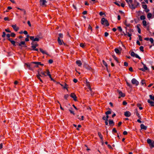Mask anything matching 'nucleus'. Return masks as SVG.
<instances>
[{"instance_id":"9d476101","label":"nucleus","mask_w":154,"mask_h":154,"mask_svg":"<svg viewBox=\"0 0 154 154\" xmlns=\"http://www.w3.org/2000/svg\"><path fill=\"white\" fill-rule=\"evenodd\" d=\"M124 115L126 117H129L131 115V113L128 111H126L125 112Z\"/></svg>"},{"instance_id":"8fccbe9b","label":"nucleus","mask_w":154,"mask_h":154,"mask_svg":"<svg viewBox=\"0 0 154 154\" xmlns=\"http://www.w3.org/2000/svg\"><path fill=\"white\" fill-rule=\"evenodd\" d=\"M6 35L5 32H3V34L2 35V37L3 38H5V37Z\"/></svg>"},{"instance_id":"f3484780","label":"nucleus","mask_w":154,"mask_h":154,"mask_svg":"<svg viewBox=\"0 0 154 154\" xmlns=\"http://www.w3.org/2000/svg\"><path fill=\"white\" fill-rule=\"evenodd\" d=\"M108 121H109V124L111 125H114V122L112 120H108Z\"/></svg>"},{"instance_id":"f257e3e1","label":"nucleus","mask_w":154,"mask_h":154,"mask_svg":"<svg viewBox=\"0 0 154 154\" xmlns=\"http://www.w3.org/2000/svg\"><path fill=\"white\" fill-rule=\"evenodd\" d=\"M35 62H31L30 63H25V65L27 67L29 70H33V68L34 67L33 66L34 65L33 64H34Z\"/></svg>"},{"instance_id":"69168bd1","label":"nucleus","mask_w":154,"mask_h":154,"mask_svg":"<svg viewBox=\"0 0 154 154\" xmlns=\"http://www.w3.org/2000/svg\"><path fill=\"white\" fill-rule=\"evenodd\" d=\"M127 30H128L130 32H134V30L133 29L130 28L129 29H127Z\"/></svg>"},{"instance_id":"4c0bfd02","label":"nucleus","mask_w":154,"mask_h":154,"mask_svg":"<svg viewBox=\"0 0 154 154\" xmlns=\"http://www.w3.org/2000/svg\"><path fill=\"white\" fill-rule=\"evenodd\" d=\"M126 82L127 85L130 88H132V86L131 84H130L129 82L127 81Z\"/></svg>"},{"instance_id":"6e6552de","label":"nucleus","mask_w":154,"mask_h":154,"mask_svg":"<svg viewBox=\"0 0 154 154\" xmlns=\"http://www.w3.org/2000/svg\"><path fill=\"white\" fill-rule=\"evenodd\" d=\"M34 64H37V65H34V66H33L34 67H38V65H40L42 66H44V64H41V62H35Z\"/></svg>"},{"instance_id":"a18cd8bd","label":"nucleus","mask_w":154,"mask_h":154,"mask_svg":"<svg viewBox=\"0 0 154 154\" xmlns=\"http://www.w3.org/2000/svg\"><path fill=\"white\" fill-rule=\"evenodd\" d=\"M30 39L31 40H32V42H34V37L33 36H30Z\"/></svg>"},{"instance_id":"603ef678","label":"nucleus","mask_w":154,"mask_h":154,"mask_svg":"<svg viewBox=\"0 0 154 154\" xmlns=\"http://www.w3.org/2000/svg\"><path fill=\"white\" fill-rule=\"evenodd\" d=\"M124 24L127 27H129L130 25V24H128L127 23L126 20L125 21Z\"/></svg>"},{"instance_id":"2f4dec72","label":"nucleus","mask_w":154,"mask_h":154,"mask_svg":"<svg viewBox=\"0 0 154 154\" xmlns=\"http://www.w3.org/2000/svg\"><path fill=\"white\" fill-rule=\"evenodd\" d=\"M139 25L140 26V25H137V29H138V32L139 33H141V30H140V28H139Z\"/></svg>"},{"instance_id":"338daca9","label":"nucleus","mask_w":154,"mask_h":154,"mask_svg":"<svg viewBox=\"0 0 154 154\" xmlns=\"http://www.w3.org/2000/svg\"><path fill=\"white\" fill-rule=\"evenodd\" d=\"M69 95L68 94H66L64 95V98L66 99H67V98L68 97H69Z\"/></svg>"},{"instance_id":"ddd939ff","label":"nucleus","mask_w":154,"mask_h":154,"mask_svg":"<svg viewBox=\"0 0 154 154\" xmlns=\"http://www.w3.org/2000/svg\"><path fill=\"white\" fill-rule=\"evenodd\" d=\"M41 38L39 35H37L35 38H34V42L39 41L40 39Z\"/></svg>"},{"instance_id":"412c9836","label":"nucleus","mask_w":154,"mask_h":154,"mask_svg":"<svg viewBox=\"0 0 154 154\" xmlns=\"http://www.w3.org/2000/svg\"><path fill=\"white\" fill-rule=\"evenodd\" d=\"M57 41L58 42V43H59V44L60 45H61L62 44V42H63V41L62 40L61 41V39H60V38H58V39H57ZM64 44V43H63ZM65 45V44H64Z\"/></svg>"},{"instance_id":"09e8293b","label":"nucleus","mask_w":154,"mask_h":154,"mask_svg":"<svg viewBox=\"0 0 154 154\" xmlns=\"http://www.w3.org/2000/svg\"><path fill=\"white\" fill-rule=\"evenodd\" d=\"M45 73H46L45 72H43L42 71H41L40 72V74H42V75H43V76H46V75L45 74Z\"/></svg>"},{"instance_id":"7ed1b4c3","label":"nucleus","mask_w":154,"mask_h":154,"mask_svg":"<svg viewBox=\"0 0 154 154\" xmlns=\"http://www.w3.org/2000/svg\"><path fill=\"white\" fill-rule=\"evenodd\" d=\"M131 83L133 85H135L136 86H137L139 84V82L135 79H133L131 81Z\"/></svg>"},{"instance_id":"a19ab883","label":"nucleus","mask_w":154,"mask_h":154,"mask_svg":"<svg viewBox=\"0 0 154 154\" xmlns=\"http://www.w3.org/2000/svg\"><path fill=\"white\" fill-rule=\"evenodd\" d=\"M143 25L144 26H146V21L145 20H143Z\"/></svg>"},{"instance_id":"de8ad7c7","label":"nucleus","mask_w":154,"mask_h":154,"mask_svg":"<svg viewBox=\"0 0 154 154\" xmlns=\"http://www.w3.org/2000/svg\"><path fill=\"white\" fill-rule=\"evenodd\" d=\"M39 76H41L42 77H43V76L41 75V74L40 73V72L39 71H38V74L37 75V77H38Z\"/></svg>"},{"instance_id":"c9c22d12","label":"nucleus","mask_w":154,"mask_h":154,"mask_svg":"<svg viewBox=\"0 0 154 154\" xmlns=\"http://www.w3.org/2000/svg\"><path fill=\"white\" fill-rule=\"evenodd\" d=\"M10 35L12 37H14L16 36V34L14 32H11Z\"/></svg>"},{"instance_id":"5701e85b","label":"nucleus","mask_w":154,"mask_h":154,"mask_svg":"<svg viewBox=\"0 0 154 154\" xmlns=\"http://www.w3.org/2000/svg\"><path fill=\"white\" fill-rule=\"evenodd\" d=\"M108 109H109V110L108 111L105 112V114L106 115H108L111 113V111H110L111 109L109 108H108Z\"/></svg>"},{"instance_id":"4d7b16f0","label":"nucleus","mask_w":154,"mask_h":154,"mask_svg":"<svg viewBox=\"0 0 154 154\" xmlns=\"http://www.w3.org/2000/svg\"><path fill=\"white\" fill-rule=\"evenodd\" d=\"M115 4L116 5H117V6H120V5L119 4L118 2L117 1H116L115 2H114Z\"/></svg>"},{"instance_id":"423d86ee","label":"nucleus","mask_w":154,"mask_h":154,"mask_svg":"<svg viewBox=\"0 0 154 154\" xmlns=\"http://www.w3.org/2000/svg\"><path fill=\"white\" fill-rule=\"evenodd\" d=\"M117 92L119 93V98H120L121 97H125V94L124 93H123L121 91L118 90Z\"/></svg>"},{"instance_id":"ea45409f","label":"nucleus","mask_w":154,"mask_h":154,"mask_svg":"<svg viewBox=\"0 0 154 154\" xmlns=\"http://www.w3.org/2000/svg\"><path fill=\"white\" fill-rule=\"evenodd\" d=\"M149 97L150 99L154 101V96H152V95H150Z\"/></svg>"},{"instance_id":"72a5a7b5","label":"nucleus","mask_w":154,"mask_h":154,"mask_svg":"<svg viewBox=\"0 0 154 154\" xmlns=\"http://www.w3.org/2000/svg\"><path fill=\"white\" fill-rule=\"evenodd\" d=\"M146 18L145 17L144 15H142L140 17V19L142 20H144Z\"/></svg>"},{"instance_id":"4468645a","label":"nucleus","mask_w":154,"mask_h":154,"mask_svg":"<svg viewBox=\"0 0 154 154\" xmlns=\"http://www.w3.org/2000/svg\"><path fill=\"white\" fill-rule=\"evenodd\" d=\"M9 41H10L11 42V44L14 46H16V43H18V42H15L14 41H13V40H12V39H10V40H9Z\"/></svg>"},{"instance_id":"864d4df0","label":"nucleus","mask_w":154,"mask_h":154,"mask_svg":"<svg viewBox=\"0 0 154 154\" xmlns=\"http://www.w3.org/2000/svg\"><path fill=\"white\" fill-rule=\"evenodd\" d=\"M142 7L144 9H146L147 8V5H143Z\"/></svg>"},{"instance_id":"bf43d9fd","label":"nucleus","mask_w":154,"mask_h":154,"mask_svg":"<svg viewBox=\"0 0 154 154\" xmlns=\"http://www.w3.org/2000/svg\"><path fill=\"white\" fill-rule=\"evenodd\" d=\"M21 44L23 45H25L26 44V43L25 41H22L20 42Z\"/></svg>"},{"instance_id":"680f3d73","label":"nucleus","mask_w":154,"mask_h":154,"mask_svg":"<svg viewBox=\"0 0 154 154\" xmlns=\"http://www.w3.org/2000/svg\"><path fill=\"white\" fill-rule=\"evenodd\" d=\"M53 62V60L52 59H50L48 60V63L50 64L52 63Z\"/></svg>"},{"instance_id":"0e129e2a","label":"nucleus","mask_w":154,"mask_h":154,"mask_svg":"<svg viewBox=\"0 0 154 154\" xmlns=\"http://www.w3.org/2000/svg\"><path fill=\"white\" fill-rule=\"evenodd\" d=\"M109 35V33L106 32H105L104 33V36L105 37H107V36H108Z\"/></svg>"},{"instance_id":"4be33fe9","label":"nucleus","mask_w":154,"mask_h":154,"mask_svg":"<svg viewBox=\"0 0 154 154\" xmlns=\"http://www.w3.org/2000/svg\"><path fill=\"white\" fill-rule=\"evenodd\" d=\"M115 51L116 53L117 54H120L121 53V52L119 49L117 48H116L115 49Z\"/></svg>"},{"instance_id":"20e7f679","label":"nucleus","mask_w":154,"mask_h":154,"mask_svg":"<svg viewBox=\"0 0 154 154\" xmlns=\"http://www.w3.org/2000/svg\"><path fill=\"white\" fill-rule=\"evenodd\" d=\"M131 55L132 57H135L137 58L140 60L141 58L137 54H135L134 52L132 51L131 53Z\"/></svg>"},{"instance_id":"c03bdc74","label":"nucleus","mask_w":154,"mask_h":154,"mask_svg":"<svg viewBox=\"0 0 154 154\" xmlns=\"http://www.w3.org/2000/svg\"><path fill=\"white\" fill-rule=\"evenodd\" d=\"M149 41L150 42L151 44H153L154 42L153 39L152 38H149Z\"/></svg>"},{"instance_id":"c756f323","label":"nucleus","mask_w":154,"mask_h":154,"mask_svg":"<svg viewBox=\"0 0 154 154\" xmlns=\"http://www.w3.org/2000/svg\"><path fill=\"white\" fill-rule=\"evenodd\" d=\"M112 56L114 58V60L116 61H117L118 63H119V61H118V60H117V57L114 55H112Z\"/></svg>"},{"instance_id":"5fc2aeb1","label":"nucleus","mask_w":154,"mask_h":154,"mask_svg":"<svg viewBox=\"0 0 154 154\" xmlns=\"http://www.w3.org/2000/svg\"><path fill=\"white\" fill-rule=\"evenodd\" d=\"M102 119L105 121H108V120H107L105 116H103L102 118Z\"/></svg>"},{"instance_id":"f03ea898","label":"nucleus","mask_w":154,"mask_h":154,"mask_svg":"<svg viewBox=\"0 0 154 154\" xmlns=\"http://www.w3.org/2000/svg\"><path fill=\"white\" fill-rule=\"evenodd\" d=\"M101 23L102 25H105L107 26L109 25V23L107 20L104 18H103L101 19Z\"/></svg>"},{"instance_id":"9b49d317","label":"nucleus","mask_w":154,"mask_h":154,"mask_svg":"<svg viewBox=\"0 0 154 154\" xmlns=\"http://www.w3.org/2000/svg\"><path fill=\"white\" fill-rule=\"evenodd\" d=\"M40 5L42 6H43L45 5V4L47 3L46 0H40Z\"/></svg>"},{"instance_id":"a211bd4d","label":"nucleus","mask_w":154,"mask_h":154,"mask_svg":"<svg viewBox=\"0 0 154 154\" xmlns=\"http://www.w3.org/2000/svg\"><path fill=\"white\" fill-rule=\"evenodd\" d=\"M60 85L62 86L64 88L66 89L67 90L66 86H68V85L66 84L65 83H63V84H60Z\"/></svg>"},{"instance_id":"3c124183","label":"nucleus","mask_w":154,"mask_h":154,"mask_svg":"<svg viewBox=\"0 0 154 154\" xmlns=\"http://www.w3.org/2000/svg\"><path fill=\"white\" fill-rule=\"evenodd\" d=\"M138 37H139V40L140 41H142V37L140 35H138Z\"/></svg>"},{"instance_id":"bb28decb","label":"nucleus","mask_w":154,"mask_h":154,"mask_svg":"<svg viewBox=\"0 0 154 154\" xmlns=\"http://www.w3.org/2000/svg\"><path fill=\"white\" fill-rule=\"evenodd\" d=\"M40 51L43 54H48L45 51H43L42 49L40 48L39 49Z\"/></svg>"},{"instance_id":"6e6d98bb","label":"nucleus","mask_w":154,"mask_h":154,"mask_svg":"<svg viewBox=\"0 0 154 154\" xmlns=\"http://www.w3.org/2000/svg\"><path fill=\"white\" fill-rule=\"evenodd\" d=\"M118 29L119 31L120 32H122V29L121 26H118Z\"/></svg>"},{"instance_id":"f704fd0d","label":"nucleus","mask_w":154,"mask_h":154,"mask_svg":"<svg viewBox=\"0 0 154 154\" xmlns=\"http://www.w3.org/2000/svg\"><path fill=\"white\" fill-rule=\"evenodd\" d=\"M103 64L104 66H105L106 67V68H107V66H108V65H107V64L106 63V62L104 60H103Z\"/></svg>"},{"instance_id":"1a4fd4ad","label":"nucleus","mask_w":154,"mask_h":154,"mask_svg":"<svg viewBox=\"0 0 154 154\" xmlns=\"http://www.w3.org/2000/svg\"><path fill=\"white\" fill-rule=\"evenodd\" d=\"M70 97L73 98L74 100L75 101H77V97L76 95L74 93H72L70 95Z\"/></svg>"},{"instance_id":"aec40b11","label":"nucleus","mask_w":154,"mask_h":154,"mask_svg":"<svg viewBox=\"0 0 154 154\" xmlns=\"http://www.w3.org/2000/svg\"><path fill=\"white\" fill-rule=\"evenodd\" d=\"M135 113L136 114V115L137 116H138V118L140 119H141V117L140 116L139 113L138 112V111L137 109H136L135 111Z\"/></svg>"},{"instance_id":"58836bf2","label":"nucleus","mask_w":154,"mask_h":154,"mask_svg":"<svg viewBox=\"0 0 154 154\" xmlns=\"http://www.w3.org/2000/svg\"><path fill=\"white\" fill-rule=\"evenodd\" d=\"M152 141V140L150 139H148L147 140V143H148V144H150L151 142Z\"/></svg>"},{"instance_id":"473e14b6","label":"nucleus","mask_w":154,"mask_h":154,"mask_svg":"<svg viewBox=\"0 0 154 154\" xmlns=\"http://www.w3.org/2000/svg\"><path fill=\"white\" fill-rule=\"evenodd\" d=\"M59 37L58 38H63V34L61 33H60L59 34Z\"/></svg>"},{"instance_id":"393cba45","label":"nucleus","mask_w":154,"mask_h":154,"mask_svg":"<svg viewBox=\"0 0 154 154\" xmlns=\"http://www.w3.org/2000/svg\"><path fill=\"white\" fill-rule=\"evenodd\" d=\"M17 45H18L19 46V48L20 49H22V47H23V46L20 43H19L18 42Z\"/></svg>"},{"instance_id":"e433bc0d","label":"nucleus","mask_w":154,"mask_h":154,"mask_svg":"<svg viewBox=\"0 0 154 154\" xmlns=\"http://www.w3.org/2000/svg\"><path fill=\"white\" fill-rule=\"evenodd\" d=\"M125 28H126V33L128 34V36H129L130 37H131V36L132 35L131 34L129 33L128 32H127V29L126 28V27H125Z\"/></svg>"},{"instance_id":"79ce46f5","label":"nucleus","mask_w":154,"mask_h":154,"mask_svg":"<svg viewBox=\"0 0 154 154\" xmlns=\"http://www.w3.org/2000/svg\"><path fill=\"white\" fill-rule=\"evenodd\" d=\"M152 17V14L151 13H149L147 15V17L148 18H150Z\"/></svg>"},{"instance_id":"13d9d810","label":"nucleus","mask_w":154,"mask_h":154,"mask_svg":"<svg viewBox=\"0 0 154 154\" xmlns=\"http://www.w3.org/2000/svg\"><path fill=\"white\" fill-rule=\"evenodd\" d=\"M80 47H82V48H84L85 47L84 44L82 43L80 44Z\"/></svg>"},{"instance_id":"dca6fc26","label":"nucleus","mask_w":154,"mask_h":154,"mask_svg":"<svg viewBox=\"0 0 154 154\" xmlns=\"http://www.w3.org/2000/svg\"><path fill=\"white\" fill-rule=\"evenodd\" d=\"M140 128L141 129L146 130L147 129V127L145 126L143 124H141L140 125Z\"/></svg>"},{"instance_id":"a878e982","label":"nucleus","mask_w":154,"mask_h":154,"mask_svg":"<svg viewBox=\"0 0 154 154\" xmlns=\"http://www.w3.org/2000/svg\"><path fill=\"white\" fill-rule=\"evenodd\" d=\"M7 37V39L8 40H10V39H11L10 38L11 36V35L9 34H7L6 35Z\"/></svg>"},{"instance_id":"49530a36","label":"nucleus","mask_w":154,"mask_h":154,"mask_svg":"<svg viewBox=\"0 0 154 154\" xmlns=\"http://www.w3.org/2000/svg\"><path fill=\"white\" fill-rule=\"evenodd\" d=\"M143 69H145V71L147 70L148 69V68L146 67V65H144L143 66Z\"/></svg>"},{"instance_id":"39448f33","label":"nucleus","mask_w":154,"mask_h":154,"mask_svg":"<svg viewBox=\"0 0 154 154\" xmlns=\"http://www.w3.org/2000/svg\"><path fill=\"white\" fill-rule=\"evenodd\" d=\"M127 3L128 4L129 7L131 8L134 9L136 8V7L135 6H134L133 4H132V5H130V4L129 3L128 0H125Z\"/></svg>"},{"instance_id":"7c9ffc66","label":"nucleus","mask_w":154,"mask_h":154,"mask_svg":"<svg viewBox=\"0 0 154 154\" xmlns=\"http://www.w3.org/2000/svg\"><path fill=\"white\" fill-rule=\"evenodd\" d=\"M38 45L37 43L35 44H34V46H31V47L33 49H35V48L36 47H38Z\"/></svg>"},{"instance_id":"2eb2a0df","label":"nucleus","mask_w":154,"mask_h":154,"mask_svg":"<svg viewBox=\"0 0 154 154\" xmlns=\"http://www.w3.org/2000/svg\"><path fill=\"white\" fill-rule=\"evenodd\" d=\"M133 4L134 6H135L136 7V8H137V6L139 5L140 3L138 2H137L136 0H134V4Z\"/></svg>"},{"instance_id":"37998d69","label":"nucleus","mask_w":154,"mask_h":154,"mask_svg":"<svg viewBox=\"0 0 154 154\" xmlns=\"http://www.w3.org/2000/svg\"><path fill=\"white\" fill-rule=\"evenodd\" d=\"M139 49H140V50L142 52H143L144 51L143 46H140V47Z\"/></svg>"},{"instance_id":"e2e57ef3","label":"nucleus","mask_w":154,"mask_h":154,"mask_svg":"<svg viewBox=\"0 0 154 154\" xmlns=\"http://www.w3.org/2000/svg\"><path fill=\"white\" fill-rule=\"evenodd\" d=\"M88 29H90L91 30V31H92V27L90 25H89L88 27Z\"/></svg>"},{"instance_id":"cd10ccee","label":"nucleus","mask_w":154,"mask_h":154,"mask_svg":"<svg viewBox=\"0 0 154 154\" xmlns=\"http://www.w3.org/2000/svg\"><path fill=\"white\" fill-rule=\"evenodd\" d=\"M151 148H153L154 147V144L153 143V142L152 141L151 142L150 144H149Z\"/></svg>"},{"instance_id":"c85d7f7f","label":"nucleus","mask_w":154,"mask_h":154,"mask_svg":"<svg viewBox=\"0 0 154 154\" xmlns=\"http://www.w3.org/2000/svg\"><path fill=\"white\" fill-rule=\"evenodd\" d=\"M98 135L101 140L103 139V137L101 133L100 132H98Z\"/></svg>"},{"instance_id":"b1692460","label":"nucleus","mask_w":154,"mask_h":154,"mask_svg":"<svg viewBox=\"0 0 154 154\" xmlns=\"http://www.w3.org/2000/svg\"><path fill=\"white\" fill-rule=\"evenodd\" d=\"M86 84H87V86L88 87V88L89 89V90L90 91H92L91 89V88L90 85L89 84V82L86 81Z\"/></svg>"},{"instance_id":"f8f14e48","label":"nucleus","mask_w":154,"mask_h":154,"mask_svg":"<svg viewBox=\"0 0 154 154\" xmlns=\"http://www.w3.org/2000/svg\"><path fill=\"white\" fill-rule=\"evenodd\" d=\"M11 26L16 31H17L19 29L18 27H17L16 25H13Z\"/></svg>"},{"instance_id":"6ab92c4d","label":"nucleus","mask_w":154,"mask_h":154,"mask_svg":"<svg viewBox=\"0 0 154 154\" xmlns=\"http://www.w3.org/2000/svg\"><path fill=\"white\" fill-rule=\"evenodd\" d=\"M76 62L77 64L79 66H80L82 65L81 61L80 60L76 61Z\"/></svg>"},{"instance_id":"0eeeda50","label":"nucleus","mask_w":154,"mask_h":154,"mask_svg":"<svg viewBox=\"0 0 154 154\" xmlns=\"http://www.w3.org/2000/svg\"><path fill=\"white\" fill-rule=\"evenodd\" d=\"M83 66L84 68L88 70H90L91 69V67L85 62L84 63Z\"/></svg>"},{"instance_id":"052dcab7","label":"nucleus","mask_w":154,"mask_h":154,"mask_svg":"<svg viewBox=\"0 0 154 154\" xmlns=\"http://www.w3.org/2000/svg\"><path fill=\"white\" fill-rule=\"evenodd\" d=\"M141 84H142V85H143L144 84H145V80H142L141 81Z\"/></svg>"},{"instance_id":"774afa93","label":"nucleus","mask_w":154,"mask_h":154,"mask_svg":"<svg viewBox=\"0 0 154 154\" xmlns=\"http://www.w3.org/2000/svg\"><path fill=\"white\" fill-rule=\"evenodd\" d=\"M127 102L125 101H123V104L124 105H126L127 104Z\"/></svg>"}]
</instances>
